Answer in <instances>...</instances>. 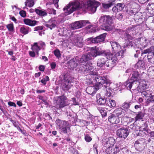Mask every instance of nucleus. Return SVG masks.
<instances>
[{
    "mask_svg": "<svg viewBox=\"0 0 154 154\" xmlns=\"http://www.w3.org/2000/svg\"><path fill=\"white\" fill-rule=\"evenodd\" d=\"M108 119V121L112 124H118L120 122L119 118L113 113L110 114Z\"/></svg>",
    "mask_w": 154,
    "mask_h": 154,
    "instance_id": "20",
    "label": "nucleus"
},
{
    "mask_svg": "<svg viewBox=\"0 0 154 154\" xmlns=\"http://www.w3.org/2000/svg\"><path fill=\"white\" fill-rule=\"evenodd\" d=\"M148 62L149 63L154 64V54H153L150 55H147Z\"/></svg>",
    "mask_w": 154,
    "mask_h": 154,
    "instance_id": "46",
    "label": "nucleus"
},
{
    "mask_svg": "<svg viewBox=\"0 0 154 154\" xmlns=\"http://www.w3.org/2000/svg\"><path fill=\"white\" fill-rule=\"evenodd\" d=\"M47 12L50 14H56V11L52 8H48L47 10Z\"/></svg>",
    "mask_w": 154,
    "mask_h": 154,
    "instance_id": "51",
    "label": "nucleus"
},
{
    "mask_svg": "<svg viewBox=\"0 0 154 154\" xmlns=\"http://www.w3.org/2000/svg\"><path fill=\"white\" fill-rule=\"evenodd\" d=\"M65 97L62 96L57 100L56 106L58 109H61L67 105L65 103Z\"/></svg>",
    "mask_w": 154,
    "mask_h": 154,
    "instance_id": "18",
    "label": "nucleus"
},
{
    "mask_svg": "<svg viewBox=\"0 0 154 154\" xmlns=\"http://www.w3.org/2000/svg\"><path fill=\"white\" fill-rule=\"evenodd\" d=\"M70 151L73 154H77L78 151L76 149L72 148L70 149Z\"/></svg>",
    "mask_w": 154,
    "mask_h": 154,
    "instance_id": "64",
    "label": "nucleus"
},
{
    "mask_svg": "<svg viewBox=\"0 0 154 154\" xmlns=\"http://www.w3.org/2000/svg\"><path fill=\"white\" fill-rule=\"evenodd\" d=\"M144 116V114L141 112H139L136 115L134 118V122L143 119Z\"/></svg>",
    "mask_w": 154,
    "mask_h": 154,
    "instance_id": "38",
    "label": "nucleus"
},
{
    "mask_svg": "<svg viewBox=\"0 0 154 154\" xmlns=\"http://www.w3.org/2000/svg\"><path fill=\"white\" fill-rule=\"evenodd\" d=\"M142 40L143 41L141 42L140 44L142 47H140L139 45L136 44L135 43L132 42H127V45H126V46L128 47V48L131 47V48L135 49L136 48L143 49L144 48L146 47L148 45L149 41L145 38H143Z\"/></svg>",
    "mask_w": 154,
    "mask_h": 154,
    "instance_id": "9",
    "label": "nucleus"
},
{
    "mask_svg": "<svg viewBox=\"0 0 154 154\" xmlns=\"http://www.w3.org/2000/svg\"><path fill=\"white\" fill-rule=\"evenodd\" d=\"M134 123H134L128 126V128L133 131L136 130V127L137 126H136V124Z\"/></svg>",
    "mask_w": 154,
    "mask_h": 154,
    "instance_id": "55",
    "label": "nucleus"
},
{
    "mask_svg": "<svg viewBox=\"0 0 154 154\" xmlns=\"http://www.w3.org/2000/svg\"><path fill=\"white\" fill-rule=\"evenodd\" d=\"M135 67L137 69H144L145 68L144 61L143 60H139L135 65Z\"/></svg>",
    "mask_w": 154,
    "mask_h": 154,
    "instance_id": "32",
    "label": "nucleus"
},
{
    "mask_svg": "<svg viewBox=\"0 0 154 154\" xmlns=\"http://www.w3.org/2000/svg\"><path fill=\"white\" fill-rule=\"evenodd\" d=\"M35 12L37 14L40 16H45L47 15V12L43 9H35Z\"/></svg>",
    "mask_w": 154,
    "mask_h": 154,
    "instance_id": "41",
    "label": "nucleus"
},
{
    "mask_svg": "<svg viewBox=\"0 0 154 154\" xmlns=\"http://www.w3.org/2000/svg\"><path fill=\"white\" fill-rule=\"evenodd\" d=\"M129 134L128 129L125 128H122L118 129L116 131V135L119 138L125 139Z\"/></svg>",
    "mask_w": 154,
    "mask_h": 154,
    "instance_id": "13",
    "label": "nucleus"
},
{
    "mask_svg": "<svg viewBox=\"0 0 154 154\" xmlns=\"http://www.w3.org/2000/svg\"><path fill=\"white\" fill-rule=\"evenodd\" d=\"M54 54L55 56L58 58L61 57V54H60V51L58 49H56L54 51Z\"/></svg>",
    "mask_w": 154,
    "mask_h": 154,
    "instance_id": "53",
    "label": "nucleus"
},
{
    "mask_svg": "<svg viewBox=\"0 0 154 154\" xmlns=\"http://www.w3.org/2000/svg\"><path fill=\"white\" fill-rule=\"evenodd\" d=\"M127 45V44L125 45L124 46V49L121 50L120 51H118L117 53L115 54H112V55H113V57H116L117 59V61L118 62V60L119 59L121 58L123 56L124 53L125 51V47H128L126 46V45Z\"/></svg>",
    "mask_w": 154,
    "mask_h": 154,
    "instance_id": "27",
    "label": "nucleus"
},
{
    "mask_svg": "<svg viewBox=\"0 0 154 154\" xmlns=\"http://www.w3.org/2000/svg\"><path fill=\"white\" fill-rule=\"evenodd\" d=\"M32 50L34 51H39L41 49L38 45L37 43H34L32 47Z\"/></svg>",
    "mask_w": 154,
    "mask_h": 154,
    "instance_id": "49",
    "label": "nucleus"
},
{
    "mask_svg": "<svg viewBox=\"0 0 154 154\" xmlns=\"http://www.w3.org/2000/svg\"><path fill=\"white\" fill-rule=\"evenodd\" d=\"M110 43L113 51L115 52L119 51L121 49V46L118 42H116L111 41Z\"/></svg>",
    "mask_w": 154,
    "mask_h": 154,
    "instance_id": "28",
    "label": "nucleus"
},
{
    "mask_svg": "<svg viewBox=\"0 0 154 154\" xmlns=\"http://www.w3.org/2000/svg\"><path fill=\"white\" fill-rule=\"evenodd\" d=\"M112 16L103 15L101 16L99 19L97 23H101V28L102 29L107 31H111L113 28L112 25Z\"/></svg>",
    "mask_w": 154,
    "mask_h": 154,
    "instance_id": "2",
    "label": "nucleus"
},
{
    "mask_svg": "<svg viewBox=\"0 0 154 154\" xmlns=\"http://www.w3.org/2000/svg\"><path fill=\"white\" fill-rule=\"evenodd\" d=\"M99 48H92L91 50L87 53L88 56L90 57V60H92L93 58L101 55H104V53L106 52L105 51H100Z\"/></svg>",
    "mask_w": 154,
    "mask_h": 154,
    "instance_id": "11",
    "label": "nucleus"
},
{
    "mask_svg": "<svg viewBox=\"0 0 154 154\" xmlns=\"http://www.w3.org/2000/svg\"><path fill=\"white\" fill-rule=\"evenodd\" d=\"M148 54L147 55L153 54H154V46H151L149 48L143 51L142 54Z\"/></svg>",
    "mask_w": 154,
    "mask_h": 154,
    "instance_id": "34",
    "label": "nucleus"
},
{
    "mask_svg": "<svg viewBox=\"0 0 154 154\" xmlns=\"http://www.w3.org/2000/svg\"><path fill=\"white\" fill-rule=\"evenodd\" d=\"M148 135L152 137H154V131H151L150 130H149ZM152 147H154V141H152Z\"/></svg>",
    "mask_w": 154,
    "mask_h": 154,
    "instance_id": "50",
    "label": "nucleus"
},
{
    "mask_svg": "<svg viewBox=\"0 0 154 154\" xmlns=\"http://www.w3.org/2000/svg\"><path fill=\"white\" fill-rule=\"evenodd\" d=\"M107 33H105L101 34L99 36L94 38H88V40L91 41L92 43H97L104 41Z\"/></svg>",
    "mask_w": 154,
    "mask_h": 154,
    "instance_id": "16",
    "label": "nucleus"
},
{
    "mask_svg": "<svg viewBox=\"0 0 154 154\" xmlns=\"http://www.w3.org/2000/svg\"><path fill=\"white\" fill-rule=\"evenodd\" d=\"M89 23V21L88 20L78 21L72 24L71 26L72 29H75L81 28Z\"/></svg>",
    "mask_w": 154,
    "mask_h": 154,
    "instance_id": "15",
    "label": "nucleus"
},
{
    "mask_svg": "<svg viewBox=\"0 0 154 154\" xmlns=\"http://www.w3.org/2000/svg\"><path fill=\"white\" fill-rule=\"evenodd\" d=\"M77 60L75 57L73 58L67 62V63L70 66L71 68L74 69L78 66V63L76 62Z\"/></svg>",
    "mask_w": 154,
    "mask_h": 154,
    "instance_id": "30",
    "label": "nucleus"
},
{
    "mask_svg": "<svg viewBox=\"0 0 154 154\" xmlns=\"http://www.w3.org/2000/svg\"><path fill=\"white\" fill-rule=\"evenodd\" d=\"M43 29V26H38L35 27L34 28V31H38L39 30H42Z\"/></svg>",
    "mask_w": 154,
    "mask_h": 154,
    "instance_id": "63",
    "label": "nucleus"
},
{
    "mask_svg": "<svg viewBox=\"0 0 154 154\" xmlns=\"http://www.w3.org/2000/svg\"><path fill=\"white\" fill-rule=\"evenodd\" d=\"M106 60L103 57L99 58L97 61V66L99 67L105 68Z\"/></svg>",
    "mask_w": 154,
    "mask_h": 154,
    "instance_id": "31",
    "label": "nucleus"
},
{
    "mask_svg": "<svg viewBox=\"0 0 154 154\" xmlns=\"http://www.w3.org/2000/svg\"><path fill=\"white\" fill-rule=\"evenodd\" d=\"M95 80L96 82L95 86L96 87L98 88V89H99V88L103 85H104L103 86L105 88L104 85H105L106 86L107 82L109 81L104 76H97L95 77ZM103 89L105 91V88Z\"/></svg>",
    "mask_w": 154,
    "mask_h": 154,
    "instance_id": "12",
    "label": "nucleus"
},
{
    "mask_svg": "<svg viewBox=\"0 0 154 154\" xmlns=\"http://www.w3.org/2000/svg\"><path fill=\"white\" fill-rule=\"evenodd\" d=\"M144 143L140 140L135 141L134 146L137 151L141 152L144 148Z\"/></svg>",
    "mask_w": 154,
    "mask_h": 154,
    "instance_id": "22",
    "label": "nucleus"
},
{
    "mask_svg": "<svg viewBox=\"0 0 154 154\" xmlns=\"http://www.w3.org/2000/svg\"><path fill=\"white\" fill-rule=\"evenodd\" d=\"M69 41L74 45L79 48L82 47L84 45L83 38L77 35H71L69 38Z\"/></svg>",
    "mask_w": 154,
    "mask_h": 154,
    "instance_id": "7",
    "label": "nucleus"
},
{
    "mask_svg": "<svg viewBox=\"0 0 154 154\" xmlns=\"http://www.w3.org/2000/svg\"><path fill=\"white\" fill-rule=\"evenodd\" d=\"M34 4V3L33 0H27L25 2V5L29 7L33 6Z\"/></svg>",
    "mask_w": 154,
    "mask_h": 154,
    "instance_id": "48",
    "label": "nucleus"
},
{
    "mask_svg": "<svg viewBox=\"0 0 154 154\" xmlns=\"http://www.w3.org/2000/svg\"><path fill=\"white\" fill-rule=\"evenodd\" d=\"M85 141L88 142H90L92 140V138L90 136L87 134H85Z\"/></svg>",
    "mask_w": 154,
    "mask_h": 154,
    "instance_id": "52",
    "label": "nucleus"
},
{
    "mask_svg": "<svg viewBox=\"0 0 154 154\" xmlns=\"http://www.w3.org/2000/svg\"><path fill=\"white\" fill-rule=\"evenodd\" d=\"M97 102L100 105H104L106 103V98L104 97L100 96V94H98L97 95Z\"/></svg>",
    "mask_w": 154,
    "mask_h": 154,
    "instance_id": "23",
    "label": "nucleus"
},
{
    "mask_svg": "<svg viewBox=\"0 0 154 154\" xmlns=\"http://www.w3.org/2000/svg\"><path fill=\"white\" fill-rule=\"evenodd\" d=\"M114 2V1L111 0L109 1L107 3H102V5L104 9L107 10L113 5Z\"/></svg>",
    "mask_w": 154,
    "mask_h": 154,
    "instance_id": "33",
    "label": "nucleus"
},
{
    "mask_svg": "<svg viewBox=\"0 0 154 154\" xmlns=\"http://www.w3.org/2000/svg\"><path fill=\"white\" fill-rule=\"evenodd\" d=\"M6 27L9 31H12L14 29V26L13 24L10 23L6 25Z\"/></svg>",
    "mask_w": 154,
    "mask_h": 154,
    "instance_id": "54",
    "label": "nucleus"
},
{
    "mask_svg": "<svg viewBox=\"0 0 154 154\" xmlns=\"http://www.w3.org/2000/svg\"><path fill=\"white\" fill-rule=\"evenodd\" d=\"M38 97V98L39 99L42 100L45 105H48V103L47 102V100L44 99V98L43 96L41 95H39Z\"/></svg>",
    "mask_w": 154,
    "mask_h": 154,
    "instance_id": "60",
    "label": "nucleus"
},
{
    "mask_svg": "<svg viewBox=\"0 0 154 154\" xmlns=\"http://www.w3.org/2000/svg\"><path fill=\"white\" fill-rule=\"evenodd\" d=\"M124 37L125 40H129L131 39L132 37L129 34L126 33L124 35Z\"/></svg>",
    "mask_w": 154,
    "mask_h": 154,
    "instance_id": "59",
    "label": "nucleus"
},
{
    "mask_svg": "<svg viewBox=\"0 0 154 154\" xmlns=\"http://www.w3.org/2000/svg\"><path fill=\"white\" fill-rule=\"evenodd\" d=\"M9 119L10 121L12 123L13 125L15 127L18 125V123L16 122L15 120H12L11 119Z\"/></svg>",
    "mask_w": 154,
    "mask_h": 154,
    "instance_id": "62",
    "label": "nucleus"
},
{
    "mask_svg": "<svg viewBox=\"0 0 154 154\" xmlns=\"http://www.w3.org/2000/svg\"><path fill=\"white\" fill-rule=\"evenodd\" d=\"M104 56L108 59V60H106L105 68H106V67L112 68L115 66L118 62L117 58L116 57H113V55H112V53L110 52H105Z\"/></svg>",
    "mask_w": 154,
    "mask_h": 154,
    "instance_id": "5",
    "label": "nucleus"
},
{
    "mask_svg": "<svg viewBox=\"0 0 154 154\" xmlns=\"http://www.w3.org/2000/svg\"><path fill=\"white\" fill-rule=\"evenodd\" d=\"M131 103L130 102H125L122 105V109L124 111L126 112L127 111H131L129 109L130 107V106L131 105Z\"/></svg>",
    "mask_w": 154,
    "mask_h": 154,
    "instance_id": "39",
    "label": "nucleus"
},
{
    "mask_svg": "<svg viewBox=\"0 0 154 154\" xmlns=\"http://www.w3.org/2000/svg\"><path fill=\"white\" fill-rule=\"evenodd\" d=\"M98 110L99 111L101 114L102 117H104L106 116L107 112L104 110L103 108H100L99 107L97 108Z\"/></svg>",
    "mask_w": 154,
    "mask_h": 154,
    "instance_id": "47",
    "label": "nucleus"
},
{
    "mask_svg": "<svg viewBox=\"0 0 154 154\" xmlns=\"http://www.w3.org/2000/svg\"><path fill=\"white\" fill-rule=\"evenodd\" d=\"M98 89H99L97 87L95 88L94 87L90 86L87 87L86 91V93L88 94L93 96L95 94Z\"/></svg>",
    "mask_w": 154,
    "mask_h": 154,
    "instance_id": "26",
    "label": "nucleus"
},
{
    "mask_svg": "<svg viewBox=\"0 0 154 154\" xmlns=\"http://www.w3.org/2000/svg\"><path fill=\"white\" fill-rule=\"evenodd\" d=\"M31 31V29L29 27L24 26H23L20 29V32L24 35L27 34Z\"/></svg>",
    "mask_w": 154,
    "mask_h": 154,
    "instance_id": "35",
    "label": "nucleus"
},
{
    "mask_svg": "<svg viewBox=\"0 0 154 154\" xmlns=\"http://www.w3.org/2000/svg\"><path fill=\"white\" fill-rule=\"evenodd\" d=\"M63 82L62 83L61 87L64 91H68L70 88L69 84L73 82V79L70 75H64L63 77Z\"/></svg>",
    "mask_w": 154,
    "mask_h": 154,
    "instance_id": "10",
    "label": "nucleus"
},
{
    "mask_svg": "<svg viewBox=\"0 0 154 154\" xmlns=\"http://www.w3.org/2000/svg\"><path fill=\"white\" fill-rule=\"evenodd\" d=\"M78 72L79 73H83L85 74V72H86V65L84 66L82 65H80L79 69L78 70Z\"/></svg>",
    "mask_w": 154,
    "mask_h": 154,
    "instance_id": "43",
    "label": "nucleus"
},
{
    "mask_svg": "<svg viewBox=\"0 0 154 154\" xmlns=\"http://www.w3.org/2000/svg\"><path fill=\"white\" fill-rule=\"evenodd\" d=\"M56 123L59 130L63 133H67L68 129H70L68 126L69 123L65 120L58 119L56 121Z\"/></svg>",
    "mask_w": 154,
    "mask_h": 154,
    "instance_id": "8",
    "label": "nucleus"
},
{
    "mask_svg": "<svg viewBox=\"0 0 154 154\" xmlns=\"http://www.w3.org/2000/svg\"><path fill=\"white\" fill-rule=\"evenodd\" d=\"M86 73H89V74L92 75H96L97 74V72L96 70L94 69L92 64H86Z\"/></svg>",
    "mask_w": 154,
    "mask_h": 154,
    "instance_id": "21",
    "label": "nucleus"
},
{
    "mask_svg": "<svg viewBox=\"0 0 154 154\" xmlns=\"http://www.w3.org/2000/svg\"><path fill=\"white\" fill-rule=\"evenodd\" d=\"M125 7V5L122 3H118L116 5L112 8V11L116 13L122 10Z\"/></svg>",
    "mask_w": 154,
    "mask_h": 154,
    "instance_id": "29",
    "label": "nucleus"
},
{
    "mask_svg": "<svg viewBox=\"0 0 154 154\" xmlns=\"http://www.w3.org/2000/svg\"><path fill=\"white\" fill-rule=\"evenodd\" d=\"M146 9L151 14H154V4L149 3L147 6Z\"/></svg>",
    "mask_w": 154,
    "mask_h": 154,
    "instance_id": "40",
    "label": "nucleus"
},
{
    "mask_svg": "<svg viewBox=\"0 0 154 154\" xmlns=\"http://www.w3.org/2000/svg\"><path fill=\"white\" fill-rule=\"evenodd\" d=\"M19 14L21 17H25L26 16V11L23 10L20 11L19 12Z\"/></svg>",
    "mask_w": 154,
    "mask_h": 154,
    "instance_id": "61",
    "label": "nucleus"
},
{
    "mask_svg": "<svg viewBox=\"0 0 154 154\" xmlns=\"http://www.w3.org/2000/svg\"><path fill=\"white\" fill-rule=\"evenodd\" d=\"M147 83V82H146L144 80H142L140 81L138 84H137L136 83V85H137L135 88H133L132 86L131 87L126 88L129 90H131V89H132V90L136 91V92L137 94L138 93H141L142 92L146 89L148 87Z\"/></svg>",
    "mask_w": 154,
    "mask_h": 154,
    "instance_id": "6",
    "label": "nucleus"
},
{
    "mask_svg": "<svg viewBox=\"0 0 154 154\" xmlns=\"http://www.w3.org/2000/svg\"><path fill=\"white\" fill-rule=\"evenodd\" d=\"M90 57L89 56H88L87 54H84L82 55L79 60L78 62L80 63H84L90 60Z\"/></svg>",
    "mask_w": 154,
    "mask_h": 154,
    "instance_id": "36",
    "label": "nucleus"
},
{
    "mask_svg": "<svg viewBox=\"0 0 154 154\" xmlns=\"http://www.w3.org/2000/svg\"><path fill=\"white\" fill-rule=\"evenodd\" d=\"M59 0H51V3L53 4H54L55 6L58 8V2Z\"/></svg>",
    "mask_w": 154,
    "mask_h": 154,
    "instance_id": "56",
    "label": "nucleus"
},
{
    "mask_svg": "<svg viewBox=\"0 0 154 154\" xmlns=\"http://www.w3.org/2000/svg\"><path fill=\"white\" fill-rule=\"evenodd\" d=\"M148 73L150 79H154V66H151L148 69Z\"/></svg>",
    "mask_w": 154,
    "mask_h": 154,
    "instance_id": "37",
    "label": "nucleus"
},
{
    "mask_svg": "<svg viewBox=\"0 0 154 154\" xmlns=\"http://www.w3.org/2000/svg\"><path fill=\"white\" fill-rule=\"evenodd\" d=\"M112 86H116L117 88L119 87V84L118 83L115 84L113 83H111L109 81V82H107L106 83V86L105 85H104L105 88V91L106 92L105 94V96L108 97H110L111 95V94L112 93V90L109 89V86H111L112 87Z\"/></svg>",
    "mask_w": 154,
    "mask_h": 154,
    "instance_id": "17",
    "label": "nucleus"
},
{
    "mask_svg": "<svg viewBox=\"0 0 154 154\" xmlns=\"http://www.w3.org/2000/svg\"><path fill=\"white\" fill-rule=\"evenodd\" d=\"M57 21L54 18H52L48 22L44 24V25L46 27L52 29L53 28L56 27Z\"/></svg>",
    "mask_w": 154,
    "mask_h": 154,
    "instance_id": "19",
    "label": "nucleus"
},
{
    "mask_svg": "<svg viewBox=\"0 0 154 154\" xmlns=\"http://www.w3.org/2000/svg\"><path fill=\"white\" fill-rule=\"evenodd\" d=\"M125 145H122L120 144L118 145H116L113 146H109L105 149V152L108 154H116L122 150L123 152L125 151L127 153L128 150L125 148Z\"/></svg>",
    "mask_w": 154,
    "mask_h": 154,
    "instance_id": "4",
    "label": "nucleus"
},
{
    "mask_svg": "<svg viewBox=\"0 0 154 154\" xmlns=\"http://www.w3.org/2000/svg\"><path fill=\"white\" fill-rule=\"evenodd\" d=\"M139 75L137 71L133 72L130 79L124 83V85L126 87H131L132 86L133 88H135L137 85L136 83L137 84L139 82L138 81Z\"/></svg>",
    "mask_w": 154,
    "mask_h": 154,
    "instance_id": "3",
    "label": "nucleus"
},
{
    "mask_svg": "<svg viewBox=\"0 0 154 154\" xmlns=\"http://www.w3.org/2000/svg\"><path fill=\"white\" fill-rule=\"evenodd\" d=\"M107 144H109L110 145L109 146H111L114 145L115 140L113 137H110L108 139H106Z\"/></svg>",
    "mask_w": 154,
    "mask_h": 154,
    "instance_id": "44",
    "label": "nucleus"
},
{
    "mask_svg": "<svg viewBox=\"0 0 154 154\" xmlns=\"http://www.w3.org/2000/svg\"><path fill=\"white\" fill-rule=\"evenodd\" d=\"M107 103L106 104V105H108L110 108H113L116 106V104L115 101L113 100H111L109 101V103L107 101Z\"/></svg>",
    "mask_w": 154,
    "mask_h": 154,
    "instance_id": "45",
    "label": "nucleus"
},
{
    "mask_svg": "<svg viewBox=\"0 0 154 154\" xmlns=\"http://www.w3.org/2000/svg\"><path fill=\"white\" fill-rule=\"evenodd\" d=\"M100 3L96 1L90 0L87 1V4L84 5L83 2L80 0H75L69 2L68 5L64 8L63 11L65 13L70 14L76 10L82 9L84 11H88L90 13H94Z\"/></svg>",
    "mask_w": 154,
    "mask_h": 154,
    "instance_id": "1",
    "label": "nucleus"
},
{
    "mask_svg": "<svg viewBox=\"0 0 154 154\" xmlns=\"http://www.w3.org/2000/svg\"><path fill=\"white\" fill-rule=\"evenodd\" d=\"M123 13H119L116 15V18L119 20H122L123 17Z\"/></svg>",
    "mask_w": 154,
    "mask_h": 154,
    "instance_id": "57",
    "label": "nucleus"
},
{
    "mask_svg": "<svg viewBox=\"0 0 154 154\" xmlns=\"http://www.w3.org/2000/svg\"><path fill=\"white\" fill-rule=\"evenodd\" d=\"M151 91L149 90H143L141 93V95L143 97H149L151 94Z\"/></svg>",
    "mask_w": 154,
    "mask_h": 154,
    "instance_id": "42",
    "label": "nucleus"
},
{
    "mask_svg": "<svg viewBox=\"0 0 154 154\" xmlns=\"http://www.w3.org/2000/svg\"><path fill=\"white\" fill-rule=\"evenodd\" d=\"M23 21L25 24L31 26H33L36 25L38 22L36 20H31L28 18L24 19Z\"/></svg>",
    "mask_w": 154,
    "mask_h": 154,
    "instance_id": "25",
    "label": "nucleus"
},
{
    "mask_svg": "<svg viewBox=\"0 0 154 154\" xmlns=\"http://www.w3.org/2000/svg\"><path fill=\"white\" fill-rule=\"evenodd\" d=\"M116 116L118 117H121L125 116V112L122 108H118L115 109L113 112Z\"/></svg>",
    "mask_w": 154,
    "mask_h": 154,
    "instance_id": "24",
    "label": "nucleus"
},
{
    "mask_svg": "<svg viewBox=\"0 0 154 154\" xmlns=\"http://www.w3.org/2000/svg\"><path fill=\"white\" fill-rule=\"evenodd\" d=\"M147 99V102H154V95H152V94Z\"/></svg>",
    "mask_w": 154,
    "mask_h": 154,
    "instance_id": "58",
    "label": "nucleus"
},
{
    "mask_svg": "<svg viewBox=\"0 0 154 154\" xmlns=\"http://www.w3.org/2000/svg\"><path fill=\"white\" fill-rule=\"evenodd\" d=\"M143 123L144 124L142 126L139 128V131L137 133V135L138 136L144 137L146 135H148V133H149V130L146 128L148 126L147 122H145Z\"/></svg>",
    "mask_w": 154,
    "mask_h": 154,
    "instance_id": "14",
    "label": "nucleus"
}]
</instances>
